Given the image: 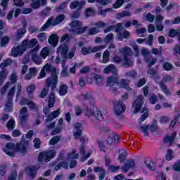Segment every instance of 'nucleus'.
<instances>
[{"label": "nucleus", "mask_w": 180, "mask_h": 180, "mask_svg": "<svg viewBox=\"0 0 180 180\" xmlns=\"http://www.w3.org/2000/svg\"><path fill=\"white\" fill-rule=\"evenodd\" d=\"M4 153L9 157H15L16 153L26 155L27 154V146H26L25 142H17L15 145L12 142H8L6 143Z\"/></svg>", "instance_id": "1"}, {"label": "nucleus", "mask_w": 180, "mask_h": 180, "mask_svg": "<svg viewBox=\"0 0 180 180\" xmlns=\"http://www.w3.org/2000/svg\"><path fill=\"white\" fill-rule=\"evenodd\" d=\"M57 85H58V75L56 74V69H53L51 77H48L45 80V85L39 94V98L44 99L45 96L49 95L50 87L51 91H56Z\"/></svg>", "instance_id": "2"}, {"label": "nucleus", "mask_w": 180, "mask_h": 180, "mask_svg": "<svg viewBox=\"0 0 180 180\" xmlns=\"http://www.w3.org/2000/svg\"><path fill=\"white\" fill-rule=\"evenodd\" d=\"M69 26L72 27L70 29V33L74 34V36H79V34H83L85 33L86 29H88V26H82V22H79V20H74L70 22Z\"/></svg>", "instance_id": "3"}, {"label": "nucleus", "mask_w": 180, "mask_h": 180, "mask_svg": "<svg viewBox=\"0 0 180 180\" xmlns=\"http://www.w3.org/2000/svg\"><path fill=\"white\" fill-rule=\"evenodd\" d=\"M56 154L57 153L54 150L40 152L37 158L38 162H43L44 161V162H50L56 157Z\"/></svg>", "instance_id": "4"}, {"label": "nucleus", "mask_w": 180, "mask_h": 180, "mask_svg": "<svg viewBox=\"0 0 180 180\" xmlns=\"http://www.w3.org/2000/svg\"><path fill=\"white\" fill-rule=\"evenodd\" d=\"M144 105V96L143 95H139L136 97V99L132 103V109H134V113L137 115V113H140L141 110V108Z\"/></svg>", "instance_id": "5"}, {"label": "nucleus", "mask_w": 180, "mask_h": 180, "mask_svg": "<svg viewBox=\"0 0 180 180\" xmlns=\"http://www.w3.org/2000/svg\"><path fill=\"white\" fill-rule=\"evenodd\" d=\"M37 39L32 38V39L29 40V39H25L22 41L21 44V53H25L27 49H33L37 46Z\"/></svg>", "instance_id": "6"}, {"label": "nucleus", "mask_w": 180, "mask_h": 180, "mask_svg": "<svg viewBox=\"0 0 180 180\" xmlns=\"http://www.w3.org/2000/svg\"><path fill=\"white\" fill-rule=\"evenodd\" d=\"M82 124L81 122H77L75 124V129H76V131L74 132L73 136L75 140H78L79 139L82 145H85V137L82 136Z\"/></svg>", "instance_id": "7"}, {"label": "nucleus", "mask_w": 180, "mask_h": 180, "mask_svg": "<svg viewBox=\"0 0 180 180\" xmlns=\"http://www.w3.org/2000/svg\"><path fill=\"white\" fill-rule=\"evenodd\" d=\"M70 47L65 44H63V45L60 46L57 48L56 53L57 54H59L60 53L63 58L62 64H64L67 60H68V50Z\"/></svg>", "instance_id": "8"}, {"label": "nucleus", "mask_w": 180, "mask_h": 180, "mask_svg": "<svg viewBox=\"0 0 180 180\" xmlns=\"http://www.w3.org/2000/svg\"><path fill=\"white\" fill-rule=\"evenodd\" d=\"M113 105L115 114L116 115V116H120L122 113H124V112H126V105H124V103L122 101H114Z\"/></svg>", "instance_id": "9"}, {"label": "nucleus", "mask_w": 180, "mask_h": 180, "mask_svg": "<svg viewBox=\"0 0 180 180\" xmlns=\"http://www.w3.org/2000/svg\"><path fill=\"white\" fill-rule=\"evenodd\" d=\"M172 77L171 75H166L163 77V81L159 83V86L161 91H162V92H164L165 95H171V91H169V90L168 89V87H167V86L164 82H169V81H172Z\"/></svg>", "instance_id": "10"}, {"label": "nucleus", "mask_w": 180, "mask_h": 180, "mask_svg": "<svg viewBox=\"0 0 180 180\" xmlns=\"http://www.w3.org/2000/svg\"><path fill=\"white\" fill-rule=\"evenodd\" d=\"M115 84L119 85L118 77L110 76L107 79V86H110L112 91H113L114 92H117V87H112L113 86V85H115Z\"/></svg>", "instance_id": "11"}, {"label": "nucleus", "mask_w": 180, "mask_h": 180, "mask_svg": "<svg viewBox=\"0 0 180 180\" xmlns=\"http://www.w3.org/2000/svg\"><path fill=\"white\" fill-rule=\"evenodd\" d=\"M141 129L145 136V137H150V134L148 133V130L151 131V133H155L157 131V125L155 124H151L150 125H144V126H141Z\"/></svg>", "instance_id": "12"}, {"label": "nucleus", "mask_w": 180, "mask_h": 180, "mask_svg": "<svg viewBox=\"0 0 180 180\" xmlns=\"http://www.w3.org/2000/svg\"><path fill=\"white\" fill-rule=\"evenodd\" d=\"M90 77H87L86 79V82L87 84H92L93 82L92 79H94L96 82V84H97L98 85H101V84H102V77H101V75L96 73H91Z\"/></svg>", "instance_id": "13"}, {"label": "nucleus", "mask_w": 180, "mask_h": 180, "mask_svg": "<svg viewBox=\"0 0 180 180\" xmlns=\"http://www.w3.org/2000/svg\"><path fill=\"white\" fill-rule=\"evenodd\" d=\"M86 4L85 0H82L81 1L76 0L73 1L70 4V9H77V11H81Z\"/></svg>", "instance_id": "14"}, {"label": "nucleus", "mask_w": 180, "mask_h": 180, "mask_svg": "<svg viewBox=\"0 0 180 180\" xmlns=\"http://www.w3.org/2000/svg\"><path fill=\"white\" fill-rule=\"evenodd\" d=\"M81 98H84V101H89V103L93 108H95V98L92 96L91 91H86V94H82Z\"/></svg>", "instance_id": "15"}, {"label": "nucleus", "mask_w": 180, "mask_h": 180, "mask_svg": "<svg viewBox=\"0 0 180 180\" xmlns=\"http://www.w3.org/2000/svg\"><path fill=\"white\" fill-rule=\"evenodd\" d=\"M176 137V131H173L171 136L167 135L164 139L163 143H169V147H172V144H174V141L175 138Z\"/></svg>", "instance_id": "16"}, {"label": "nucleus", "mask_w": 180, "mask_h": 180, "mask_svg": "<svg viewBox=\"0 0 180 180\" xmlns=\"http://www.w3.org/2000/svg\"><path fill=\"white\" fill-rule=\"evenodd\" d=\"M24 52H22V45H18L16 47H13L11 49V56L13 57H18L19 55L22 56Z\"/></svg>", "instance_id": "17"}, {"label": "nucleus", "mask_w": 180, "mask_h": 180, "mask_svg": "<svg viewBox=\"0 0 180 180\" xmlns=\"http://www.w3.org/2000/svg\"><path fill=\"white\" fill-rule=\"evenodd\" d=\"M49 43L52 47H57L58 44V36L56 34H53L49 37Z\"/></svg>", "instance_id": "18"}, {"label": "nucleus", "mask_w": 180, "mask_h": 180, "mask_svg": "<svg viewBox=\"0 0 180 180\" xmlns=\"http://www.w3.org/2000/svg\"><path fill=\"white\" fill-rule=\"evenodd\" d=\"M141 112L143 114L140 117L139 120V123H143V122H144V120H146L150 116L148 108H147L146 107L142 108Z\"/></svg>", "instance_id": "19"}, {"label": "nucleus", "mask_w": 180, "mask_h": 180, "mask_svg": "<svg viewBox=\"0 0 180 180\" xmlns=\"http://www.w3.org/2000/svg\"><path fill=\"white\" fill-rule=\"evenodd\" d=\"M120 141V136L117 134H114L112 136H108L106 141L108 144H113Z\"/></svg>", "instance_id": "20"}, {"label": "nucleus", "mask_w": 180, "mask_h": 180, "mask_svg": "<svg viewBox=\"0 0 180 180\" xmlns=\"http://www.w3.org/2000/svg\"><path fill=\"white\" fill-rule=\"evenodd\" d=\"M54 20V17H50L45 24L41 27L40 32H46V29H49L50 26H53V21Z\"/></svg>", "instance_id": "21"}, {"label": "nucleus", "mask_w": 180, "mask_h": 180, "mask_svg": "<svg viewBox=\"0 0 180 180\" xmlns=\"http://www.w3.org/2000/svg\"><path fill=\"white\" fill-rule=\"evenodd\" d=\"M65 20V15L60 14L55 18L54 21L52 22V26H57V25H60V23H61V22H63V20Z\"/></svg>", "instance_id": "22"}, {"label": "nucleus", "mask_w": 180, "mask_h": 180, "mask_svg": "<svg viewBox=\"0 0 180 180\" xmlns=\"http://www.w3.org/2000/svg\"><path fill=\"white\" fill-rule=\"evenodd\" d=\"M116 66H115V65L113 64L109 65L103 70L104 74H110V72H112V74H116Z\"/></svg>", "instance_id": "23"}, {"label": "nucleus", "mask_w": 180, "mask_h": 180, "mask_svg": "<svg viewBox=\"0 0 180 180\" xmlns=\"http://www.w3.org/2000/svg\"><path fill=\"white\" fill-rule=\"evenodd\" d=\"M61 168H64V169H68V162L62 161L58 163V165L55 166V171H60Z\"/></svg>", "instance_id": "24"}, {"label": "nucleus", "mask_w": 180, "mask_h": 180, "mask_svg": "<svg viewBox=\"0 0 180 180\" xmlns=\"http://www.w3.org/2000/svg\"><path fill=\"white\" fill-rule=\"evenodd\" d=\"M126 158H127V151H126V150H124V149H122L121 150V153H119L118 160H119L120 162L122 163V162H124V161H126Z\"/></svg>", "instance_id": "25"}, {"label": "nucleus", "mask_w": 180, "mask_h": 180, "mask_svg": "<svg viewBox=\"0 0 180 180\" xmlns=\"http://www.w3.org/2000/svg\"><path fill=\"white\" fill-rule=\"evenodd\" d=\"M121 53H123L124 57H129L133 54V51L131 50V48L129 46H124Z\"/></svg>", "instance_id": "26"}, {"label": "nucleus", "mask_w": 180, "mask_h": 180, "mask_svg": "<svg viewBox=\"0 0 180 180\" xmlns=\"http://www.w3.org/2000/svg\"><path fill=\"white\" fill-rule=\"evenodd\" d=\"M87 36H95V34H98L99 33V29L96 27H91L90 28H87Z\"/></svg>", "instance_id": "27"}, {"label": "nucleus", "mask_w": 180, "mask_h": 180, "mask_svg": "<svg viewBox=\"0 0 180 180\" xmlns=\"http://www.w3.org/2000/svg\"><path fill=\"white\" fill-rule=\"evenodd\" d=\"M129 37H130V32L127 30H124L123 33L120 32L118 34V40L120 41H123L124 39H129Z\"/></svg>", "instance_id": "28"}, {"label": "nucleus", "mask_w": 180, "mask_h": 180, "mask_svg": "<svg viewBox=\"0 0 180 180\" xmlns=\"http://www.w3.org/2000/svg\"><path fill=\"white\" fill-rule=\"evenodd\" d=\"M67 92H68V86L67 84H61L59 87V95H60V96H64V95L67 94Z\"/></svg>", "instance_id": "29"}, {"label": "nucleus", "mask_w": 180, "mask_h": 180, "mask_svg": "<svg viewBox=\"0 0 180 180\" xmlns=\"http://www.w3.org/2000/svg\"><path fill=\"white\" fill-rule=\"evenodd\" d=\"M6 126L9 131H13L16 126V122H15L14 119H11L6 124Z\"/></svg>", "instance_id": "30"}, {"label": "nucleus", "mask_w": 180, "mask_h": 180, "mask_svg": "<svg viewBox=\"0 0 180 180\" xmlns=\"http://www.w3.org/2000/svg\"><path fill=\"white\" fill-rule=\"evenodd\" d=\"M145 61L148 64V68H151L157 63V58H153L151 59V57H146Z\"/></svg>", "instance_id": "31"}, {"label": "nucleus", "mask_w": 180, "mask_h": 180, "mask_svg": "<svg viewBox=\"0 0 180 180\" xmlns=\"http://www.w3.org/2000/svg\"><path fill=\"white\" fill-rule=\"evenodd\" d=\"M49 54H50V49H49V47L46 46L41 50L40 56L44 60L47 58Z\"/></svg>", "instance_id": "32"}, {"label": "nucleus", "mask_w": 180, "mask_h": 180, "mask_svg": "<svg viewBox=\"0 0 180 180\" xmlns=\"http://www.w3.org/2000/svg\"><path fill=\"white\" fill-rule=\"evenodd\" d=\"M37 169H39V168H37L36 166L29 167V176L31 178H35L37 174Z\"/></svg>", "instance_id": "33"}, {"label": "nucleus", "mask_w": 180, "mask_h": 180, "mask_svg": "<svg viewBox=\"0 0 180 180\" xmlns=\"http://www.w3.org/2000/svg\"><path fill=\"white\" fill-rule=\"evenodd\" d=\"M84 16L90 18V16H95V10L92 7H89L85 9Z\"/></svg>", "instance_id": "34"}, {"label": "nucleus", "mask_w": 180, "mask_h": 180, "mask_svg": "<svg viewBox=\"0 0 180 180\" xmlns=\"http://www.w3.org/2000/svg\"><path fill=\"white\" fill-rule=\"evenodd\" d=\"M110 56V52L109 51L105 50L103 53V60L101 63L103 64H107V63H109V56Z\"/></svg>", "instance_id": "35"}, {"label": "nucleus", "mask_w": 180, "mask_h": 180, "mask_svg": "<svg viewBox=\"0 0 180 180\" xmlns=\"http://www.w3.org/2000/svg\"><path fill=\"white\" fill-rule=\"evenodd\" d=\"M120 85L121 88H124V89H127V91H130L131 89L130 88V86H129L127 79H122L120 82Z\"/></svg>", "instance_id": "36"}, {"label": "nucleus", "mask_w": 180, "mask_h": 180, "mask_svg": "<svg viewBox=\"0 0 180 180\" xmlns=\"http://www.w3.org/2000/svg\"><path fill=\"white\" fill-rule=\"evenodd\" d=\"M145 164L148 169H150V171H155L156 165L154 162L146 160H145Z\"/></svg>", "instance_id": "37"}, {"label": "nucleus", "mask_w": 180, "mask_h": 180, "mask_svg": "<svg viewBox=\"0 0 180 180\" xmlns=\"http://www.w3.org/2000/svg\"><path fill=\"white\" fill-rule=\"evenodd\" d=\"M34 91H36V84H30L27 88V92L28 96L33 95V94H34Z\"/></svg>", "instance_id": "38"}, {"label": "nucleus", "mask_w": 180, "mask_h": 180, "mask_svg": "<svg viewBox=\"0 0 180 180\" xmlns=\"http://www.w3.org/2000/svg\"><path fill=\"white\" fill-rule=\"evenodd\" d=\"M8 172V166L5 163H2L0 165V176H4Z\"/></svg>", "instance_id": "39"}, {"label": "nucleus", "mask_w": 180, "mask_h": 180, "mask_svg": "<svg viewBox=\"0 0 180 180\" xmlns=\"http://www.w3.org/2000/svg\"><path fill=\"white\" fill-rule=\"evenodd\" d=\"M126 16H131V13L127 11H123L122 13H117V19H122V18H124Z\"/></svg>", "instance_id": "40"}, {"label": "nucleus", "mask_w": 180, "mask_h": 180, "mask_svg": "<svg viewBox=\"0 0 180 180\" xmlns=\"http://www.w3.org/2000/svg\"><path fill=\"white\" fill-rule=\"evenodd\" d=\"M27 106L30 108V110H35V112H37V110H39V106H37V104L30 100L28 103Z\"/></svg>", "instance_id": "41"}, {"label": "nucleus", "mask_w": 180, "mask_h": 180, "mask_svg": "<svg viewBox=\"0 0 180 180\" xmlns=\"http://www.w3.org/2000/svg\"><path fill=\"white\" fill-rule=\"evenodd\" d=\"M179 117H180V114H178L177 115L174 116V120L171 122L169 126V130H172V129L175 127V125L176 124V122H178V119H179Z\"/></svg>", "instance_id": "42"}, {"label": "nucleus", "mask_w": 180, "mask_h": 180, "mask_svg": "<svg viewBox=\"0 0 180 180\" xmlns=\"http://www.w3.org/2000/svg\"><path fill=\"white\" fill-rule=\"evenodd\" d=\"M124 67H131L133 65V62L130 60L129 56H124V61L122 63Z\"/></svg>", "instance_id": "43"}, {"label": "nucleus", "mask_w": 180, "mask_h": 180, "mask_svg": "<svg viewBox=\"0 0 180 180\" xmlns=\"http://www.w3.org/2000/svg\"><path fill=\"white\" fill-rule=\"evenodd\" d=\"M13 95H15V86H12L7 94V100L13 101Z\"/></svg>", "instance_id": "44"}, {"label": "nucleus", "mask_w": 180, "mask_h": 180, "mask_svg": "<svg viewBox=\"0 0 180 180\" xmlns=\"http://www.w3.org/2000/svg\"><path fill=\"white\" fill-rule=\"evenodd\" d=\"M123 4H124V0H117L112 5V8L114 9H119V8H121L123 6Z\"/></svg>", "instance_id": "45"}, {"label": "nucleus", "mask_w": 180, "mask_h": 180, "mask_svg": "<svg viewBox=\"0 0 180 180\" xmlns=\"http://www.w3.org/2000/svg\"><path fill=\"white\" fill-rule=\"evenodd\" d=\"M18 178V171L13 170L9 176H8L7 180H16Z\"/></svg>", "instance_id": "46"}, {"label": "nucleus", "mask_w": 180, "mask_h": 180, "mask_svg": "<svg viewBox=\"0 0 180 180\" xmlns=\"http://www.w3.org/2000/svg\"><path fill=\"white\" fill-rule=\"evenodd\" d=\"M9 43V37L5 36L3 38H1L0 46L1 47H5L6 44Z\"/></svg>", "instance_id": "47"}, {"label": "nucleus", "mask_w": 180, "mask_h": 180, "mask_svg": "<svg viewBox=\"0 0 180 180\" xmlns=\"http://www.w3.org/2000/svg\"><path fill=\"white\" fill-rule=\"evenodd\" d=\"M41 6V3L39 1V0H36L30 4V8L32 9H39Z\"/></svg>", "instance_id": "48"}, {"label": "nucleus", "mask_w": 180, "mask_h": 180, "mask_svg": "<svg viewBox=\"0 0 180 180\" xmlns=\"http://www.w3.org/2000/svg\"><path fill=\"white\" fill-rule=\"evenodd\" d=\"M174 68V65L169 62H165L163 63V69L165 71H171Z\"/></svg>", "instance_id": "49"}, {"label": "nucleus", "mask_w": 180, "mask_h": 180, "mask_svg": "<svg viewBox=\"0 0 180 180\" xmlns=\"http://www.w3.org/2000/svg\"><path fill=\"white\" fill-rule=\"evenodd\" d=\"M126 75L132 79H136L137 78V72L135 70H131L126 73Z\"/></svg>", "instance_id": "50"}, {"label": "nucleus", "mask_w": 180, "mask_h": 180, "mask_svg": "<svg viewBox=\"0 0 180 180\" xmlns=\"http://www.w3.org/2000/svg\"><path fill=\"white\" fill-rule=\"evenodd\" d=\"M59 141H60V136H55L50 139L49 144L51 146H55V144H57Z\"/></svg>", "instance_id": "51"}, {"label": "nucleus", "mask_w": 180, "mask_h": 180, "mask_svg": "<svg viewBox=\"0 0 180 180\" xmlns=\"http://www.w3.org/2000/svg\"><path fill=\"white\" fill-rule=\"evenodd\" d=\"M178 34H179V31L175 29H172L169 32V37L172 39H174L176 36H178Z\"/></svg>", "instance_id": "52"}, {"label": "nucleus", "mask_w": 180, "mask_h": 180, "mask_svg": "<svg viewBox=\"0 0 180 180\" xmlns=\"http://www.w3.org/2000/svg\"><path fill=\"white\" fill-rule=\"evenodd\" d=\"M37 39L39 41L43 43V41H46V39H47V34L45 32H41L37 36Z\"/></svg>", "instance_id": "53"}, {"label": "nucleus", "mask_w": 180, "mask_h": 180, "mask_svg": "<svg viewBox=\"0 0 180 180\" xmlns=\"http://www.w3.org/2000/svg\"><path fill=\"white\" fill-rule=\"evenodd\" d=\"M81 53L83 56H88V54H91V47L86 48V46H84L81 49Z\"/></svg>", "instance_id": "54"}, {"label": "nucleus", "mask_w": 180, "mask_h": 180, "mask_svg": "<svg viewBox=\"0 0 180 180\" xmlns=\"http://www.w3.org/2000/svg\"><path fill=\"white\" fill-rule=\"evenodd\" d=\"M41 144V141H40V139L35 138L34 139V147L35 150H39V148H40Z\"/></svg>", "instance_id": "55"}, {"label": "nucleus", "mask_w": 180, "mask_h": 180, "mask_svg": "<svg viewBox=\"0 0 180 180\" xmlns=\"http://www.w3.org/2000/svg\"><path fill=\"white\" fill-rule=\"evenodd\" d=\"M147 73L149 74V75H152L150 77V78H155V77H157V74H158L155 69L151 68H149V69L148 70Z\"/></svg>", "instance_id": "56"}, {"label": "nucleus", "mask_w": 180, "mask_h": 180, "mask_svg": "<svg viewBox=\"0 0 180 180\" xmlns=\"http://www.w3.org/2000/svg\"><path fill=\"white\" fill-rule=\"evenodd\" d=\"M146 82H147V80H146V78L142 77L136 83V86L138 88H141V86L146 85Z\"/></svg>", "instance_id": "57"}, {"label": "nucleus", "mask_w": 180, "mask_h": 180, "mask_svg": "<svg viewBox=\"0 0 180 180\" xmlns=\"http://www.w3.org/2000/svg\"><path fill=\"white\" fill-rule=\"evenodd\" d=\"M96 2L101 6H106V5H109L112 2V0H96Z\"/></svg>", "instance_id": "58"}, {"label": "nucleus", "mask_w": 180, "mask_h": 180, "mask_svg": "<svg viewBox=\"0 0 180 180\" xmlns=\"http://www.w3.org/2000/svg\"><path fill=\"white\" fill-rule=\"evenodd\" d=\"M6 108L8 109V112H12V108H13V103L12 102V100L7 99Z\"/></svg>", "instance_id": "59"}, {"label": "nucleus", "mask_w": 180, "mask_h": 180, "mask_svg": "<svg viewBox=\"0 0 180 180\" xmlns=\"http://www.w3.org/2000/svg\"><path fill=\"white\" fill-rule=\"evenodd\" d=\"M26 34V30H18L17 32V39L20 40V39H22L23 37L24 34Z\"/></svg>", "instance_id": "60"}, {"label": "nucleus", "mask_w": 180, "mask_h": 180, "mask_svg": "<svg viewBox=\"0 0 180 180\" xmlns=\"http://www.w3.org/2000/svg\"><path fill=\"white\" fill-rule=\"evenodd\" d=\"M154 15L152 14L151 13H148L146 15V20H148V22H150V23H153V22H154Z\"/></svg>", "instance_id": "61"}, {"label": "nucleus", "mask_w": 180, "mask_h": 180, "mask_svg": "<svg viewBox=\"0 0 180 180\" xmlns=\"http://www.w3.org/2000/svg\"><path fill=\"white\" fill-rule=\"evenodd\" d=\"M91 71V68L89 66H84L80 70V74H88Z\"/></svg>", "instance_id": "62"}, {"label": "nucleus", "mask_w": 180, "mask_h": 180, "mask_svg": "<svg viewBox=\"0 0 180 180\" xmlns=\"http://www.w3.org/2000/svg\"><path fill=\"white\" fill-rule=\"evenodd\" d=\"M13 2H14V6H18L19 8L25 5V2H23V0H13Z\"/></svg>", "instance_id": "63"}, {"label": "nucleus", "mask_w": 180, "mask_h": 180, "mask_svg": "<svg viewBox=\"0 0 180 180\" xmlns=\"http://www.w3.org/2000/svg\"><path fill=\"white\" fill-rule=\"evenodd\" d=\"M173 169L177 172L180 171V162H174L173 165Z\"/></svg>", "instance_id": "64"}]
</instances>
